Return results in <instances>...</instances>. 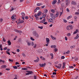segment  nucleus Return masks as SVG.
Instances as JSON below:
<instances>
[{
    "mask_svg": "<svg viewBox=\"0 0 79 79\" xmlns=\"http://www.w3.org/2000/svg\"><path fill=\"white\" fill-rule=\"evenodd\" d=\"M73 26H72V25H69V26H68L66 27L67 30L68 31H69L70 30H72V29H73Z\"/></svg>",
    "mask_w": 79,
    "mask_h": 79,
    "instance_id": "f257e3e1",
    "label": "nucleus"
},
{
    "mask_svg": "<svg viewBox=\"0 0 79 79\" xmlns=\"http://www.w3.org/2000/svg\"><path fill=\"white\" fill-rule=\"evenodd\" d=\"M15 17H16V15H13L11 17V18L12 21H14L16 19V18H15Z\"/></svg>",
    "mask_w": 79,
    "mask_h": 79,
    "instance_id": "f03ea898",
    "label": "nucleus"
},
{
    "mask_svg": "<svg viewBox=\"0 0 79 79\" xmlns=\"http://www.w3.org/2000/svg\"><path fill=\"white\" fill-rule=\"evenodd\" d=\"M46 64V63H44V64H40L39 65L40 67H41V68H43V67H45Z\"/></svg>",
    "mask_w": 79,
    "mask_h": 79,
    "instance_id": "7ed1b4c3",
    "label": "nucleus"
},
{
    "mask_svg": "<svg viewBox=\"0 0 79 79\" xmlns=\"http://www.w3.org/2000/svg\"><path fill=\"white\" fill-rule=\"evenodd\" d=\"M50 16L52 18L54 19L55 18V15L53 14V13H51L50 14Z\"/></svg>",
    "mask_w": 79,
    "mask_h": 79,
    "instance_id": "20e7f679",
    "label": "nucleus"
},
{
    "mask_svg": "<svg viewBox=\"0 0 79 79\" xmlns=\"http://www.w3.org/2000/svg\"><path fill=\"white\" fill-rule=\"evenodd\" d=\"M24 21L23 20H21L20 21H19L17 23V24H18L23 23H24Z\"/></svg>",
    "mask_w": 79,
    "mask_h": 79,
    "instance_id": "39448f33",
    "label": "nucleus"
},
{
    "mask_svg": "<svg viewBox=\"0 0 79 79\" xmlns=\"http://www.w3.org/2000/svg\"><path fill=\"white\" fill-rule=\"evenodd\" d=\"M58 16H59V12H57L56 14L54 15V17L55 18H57Z\"/></svg>",
    "mask_w": 79,
    "mask_h": 79,
    "instance_id": "423d86ee",
    "label": "nucleus"
},
{
    "mask_svg": "<svg viewBox=\"0 0 79 79\" xmlns=\"http://www.w3.org/2000/svg\"><path fill=\"white\" fill-rule=\"evenodd\" d=\"M58 66H56V67L57 68H58L59 69L60 68H61V64H58Z\"/></svg>",
    "mask_w": 79,
    "mask_h": 79,
    "instance_id": "0eeeda50",
    "label": "nucleus"
},
{
    "mask_svg": "<svg viewBox=\"0 0 79 79\" xmlns=\"http://www.w3.org/2000/svg\"><path fill=\"white\" fill-rule=\"evenodd\" d=\"M6 68V65H3L1 66V69H5Z\"/></svg>",
    "mask_w": 79,
    "mask_h": 79,
    "instance_id": "6e6552de",
    "label": "nucleus"
},
{
    "mask_svg": "<svg viewBox=\"0 0 79 79\" xmlns=\"http://www.w3.org/2000/svg\"><path fill=\"white\" fill-rule=\"evenodd\" d=\"M66 65V63L65 62H63V67L62 68L63 69H64V68H65V65Z\"/></svg>",
    "mask_w": 79,
    "mask_h": 79,
    "instance_id": "1a4fd4ad",
    "label": "nucleus"
},
{
    "mask_svg": "<svg viewBox=\"0 0 79 79\" xmlns=\"http://www.w3.org/2000/svg\"><path fill=\"white\" fill-rule=\"evenodd\" d=\"M48 22L49 23H52V21H53V20L52 19H48Z\"/></svg>",
    "mask_w": 79,
    "mask_h": 79,
    "instance_id": "9d476101",
    "label": "nucleus"
},
{
    "mask_svg": "<svg viewBox=\"0 0 79 79\" xmlns=\"http://www.w3.org/2000/svg\"><path fill=\"white\" fill-rule=\"evenodd\" d=\"M71 3L72 5H76V2H74V1H72L71 2Z\"/></svg>",
    "mask_w": 79,
    "mask_h": 79,
    "instance_id": "9b49d317",
    "label": "nucleus"
},
{
    "mask_svg": "<svg viewBox=\"0 0 79 79\" xmlns=\"http://www.w3.org/2000/svg\"><path fill=\"white\" fill-rule=\"evenodd\" d=\"M41 14H42V12L40 11V12H38V13L37 14V16H40V15H41Z\"/></svg>",
    "mask_w": 79,
    "mask_h": 79,
    "instance_id": "f8f14e48",
    "label": "nucleus"
},
{
    "mask_svg": "<svg viewBox=\"0 0 79 79\" xmlns=\"http://www.w3.org/2000/svg\"><path fill=\"white\" fill-rule=\"evenodd\" d=\"M34 16L35 17V19L36 20H39V17H37V14H35L34 15Z\"/></svg>",
    "mask_w": 79,
    "mask_h": 79,
    "instance_id": "ddd939ff",
    "label": "nucleus"
},
{
    "mask_svg": "<svg viewBox=\"0 0 79 79\" xmlns=\"http://www.w3.org/2000/svg\"><path fill=\"white\" fill-rule=\"evenodd\" d=\"M34 36H35L36 38L39 37V35L37 33Z\"/></svg>",
    "mask_w": 79,
    "mask_h": 79,
    "instance_id": "4468645a",
    "label": "nucleus"
},
{
    "mask_svg": "<svg viewBox=\"0 0 79 79\" xmlns=\"http://www.w3.org/2000/svg\"><path fill=\"white\" fill-rule=\"evenodd\" d=\"M15 32H18L19 33H22V31H19L18 30H15Z\"/></svg>",
    "mask_w": 79,
    "mask_h": 79,
    "instance_id": "2eb2a0df",
    "label": "nucleus"
},
{
    "mask_svg": "<svg viewBox=\"0 0 79 79\" xmlns=\"http://www.w3.org/2000/svg\"><path fill=\"white\" fill-rule=\"evenodd\" d=\"M46 42H47V43H48L50 42V40H49V38H46Z\"/></svg>",
    "mask_w": 79,
    "mask_h": 79,
    "instance_id": "dca6fc26",
    "label": "nucleus"
},
{
    "mask_svg": "<svg viewBox=\"0 0 79 79\" xmlns=\"http://www.w3.org/2000/svg\"><path fill=\"white\" fill-rule=\"evenodd\" d=\"M37 59L36 60H35L34 61L36 63H37V62H38L39 61V59L38 57H37Z\"/></svg>",
    "mask_w": 79,
    "mask_h": 79,
    "instance_id": "f3484780",
    "label": "nucleus"
},
{
    "mask_svg": "<svg viewBox=\"0 0 79 79\" xmlns=\"http://www.w3.org/2000/svg\"><path fill=\"white\" fill-rule=\"evenodd\" d=\"M51 38H52V39L53 40H56V38L53 37V36L52 35H51Z\"/></svg>",
    "mask_w": 79,
    "mask_h": 79,
    "instance_id": "a211bd4d",
    "label": "nucleus"
},
{
    "mask_svg": "<svg viewBox=\"0 0 79 79\" xmlns=\"http://www.w3.org/2000/svg\"><path fill=\"white\" fill-rule=\"evenodd\" d=\"M37 33V32L35 31H33V35L34 36Z\"/></svg>",
    "mask_w": 79,
    "mask_h": 79,
    "instance_id": "6ab92c4d",
    "label": "nucleus"
},
{
    "mask_svg": "<svg viewBox=\"0 0 79 79\" xmlns=\"http://www.w3.org/2000/svg\"><path fill=\"white\" fill-rule=\"evenodd\" d=\"M28 73H29V74H34V72L32 71H28Z\"/></svg>",
    "mask_w": 79,
    "mask_h": 79,
    "instance_id": "aec40b11",
    "label": "nucleus"
},
{
    "mask_svg": "<svg viewBox=\"0 0 79 79\" xmlns=\"http://www.w3.org/2000/svg\"><path fill=\"white\" fill-rule=\"evenodd\" d=\"M57 2V1L56 0H53V1L52 2V4H53V5H55V3H56Z\"/></svg>",
    "mask_w": 79,
    "mask_h": 79,
    "instance_id": "412c9836",
    "label": "nucleus"
},
{
    "mask_svg": "<svg viewBox=\"0 0 79 79\" xmlns=\"http://www.w3.org/2000/svg\"><path fill=\"white\" fill-rule=\"evenodd\" d=\"M78 29H77L75 31H74L73 34H76L77 33V32H78Z\"/></svg>",
    "mask_w": 79,
    "mask_h": 79,
    "instance_id": "4be33fe9",
    "label": "nucleus"
},
{
    "mask_svg": "<svg viewBox=\"0 0 79 79\" xmlns=\"http://www.w3.org/2000/svg\"><path fill=\"white\" fill-rule=\"evenodd\" d=\"M79 38V34H77V36L74 38V39H77V38Z\"/></svg>",
    "mask_w": 79,
    "mask_h": 79,
    "instance_id": "5701e85b",
    "label": "nucleus"
},
{
    "mask_svg": "<svg viewBox=\"0 0 79 79\" xmlns=\"http://www.w3.org/2000/svg\"><path fill=\"white\" fill-rule=\"evenodd\" d=\"M50 56H51V58L52 59H53V53H51L50 54Z\"/></svg>",
    "mask_w": 79,
    "mask_h": 79,
    "instance_id": "b1692460",
    "label": "nucleus"
},
{
    "mask_svg": "<svg viewBox=\"0 0 79 79\" xmlns=\"http://www.w3.org/2000/svg\"><path fill=\"white\" fill-rule=\"evenodd\" d=\"M7 43L9 45H11V42H10V41L9 40L8 41H7Z\"/></svg>",
    "mask_w": 79,
    "mask_h": 79,
    "instance_id": "393cba45",
    "label": "nucleus"
},
{
    "mask_svg": "<svg viewBox=\"0 0 79 79\" xmlns=\"http://www.w3.org/2000/svg\"><path fill=\"white\" fill-rule=\"evenodd\" d=\"M27 45L28 46H30V45H31V43L30 42H27Z\"/></svg>",
    "mask_w": 79,
    "mask_h": 79,
    "instance_id": "a878e982",
    "label": "nucleus"
},
{
    "mask_svg": "<svg viewBox=\"0 0 79 79\" xmlns=\"http://www.w3.org/2000/svg\"><path fill=\"white\" fill-rule=\"evenodd\" d=\"M21 15H22V16L24 17L25 16V14L24 12H22Z\"/></svg>",
    "mask_w": 79,
    "mask_h": 79,
    "instance_id": "bb28decb",
    "label": "nucleus"
},
{
    "mask_svg": "<svg viewBox=\"0 0 79 79\" xmlns=\"http://www.w3.org/2000/svg\"><path fill=\"white\" fill-rule=\"evenodd\" d=\"M43 5V4H42V3H40L37 4V6H40V5Z\"/></svg>",
    "mask_w": 79,
    "mask_h": 79,
    "instance_id": "cd10ccee",
    "label": "nucleus"
},
{
    "mask_svg": "<svg viewBox=\"0 0 79 79\" xmlns=\"http://www.w3.org/2000/svg\"><path fill=\"white\" fill-rule=\"evenodd\" d=\"M45 21V19H44L43 21L40 22V23H44Z\"/></svg>",
    "mask_w": 79,
    "mask_h": 79,
    "instance_id": "c85d7f7f",
    "label": "nucleus"
},
{
    "mask_svg": "<svg viewBox=\"0 0 79 79\" xmlns=\"http://www.w3.org/2000/svg\"><path fill=\"white\" fill-rule=\"evenodd\" d=\"M0 48H1V51H2V50H3V49H2V44H0Z\"/></svg>",
    "mask_w": 79,
    "mask_h": 79,
    "instance_id": "c756f323",
    "label": "nucleus"
},
{
    "mask_svg": "<svg viewBox=\"0 0 79 79\" xmlns=\"http://www.w3.org/2000/svg\"><path fill=\"white\" fill-rule=\"evenodd\" d=\"M44 13H47L48 12V10L47 9H45L44 10Z\"/></svg>",
    "mask_w": 79,
    "mask_h": 79,
    "instance_id": "7c9ffc66",
    "label": "nucleus"
},
{
    "mask_svg": "<svg viewBox=\"0 0 79 79\" xmlns=\"http://www.w3.org/2000/svg\"><path fill=\"white\" fill-rule=\"evenodd\" d=\"M51 48H56V46L54 45V46H51Z\"/></svg>",
    "mask_w": 79,
    "mask_h": 79,
    "instance_id": "2f4dec72",
    "label": "nucleus"
},
{
    "mask_svg": "<svg viewBox=\"0 0 79 79\" xmlns=\"http://www.w3.org/2000/svg\"><path fill=\"white\" fill-rule=\"evenodd\" d=\"M51 12L52 13H55V10L54 9H52L51 10Z\"/></svg>",
    "mask_w": 79,
    "mask_h": 79,
    "instance_id": "473e14b6",
    "label": "nucleus"
},
{
    "mask_svg": "<svg viewBox=\"0 0 79 79\" xmlns=\"http://www.w3.org/2000/svg\"><path fill=\"white\" fill-rule=\"evenodd\" d=\"M72 18V16L70 15L68 17L67 19H70V18Z\"/></svg>",
    "mask_w": 79,
    "mask_h": 79,
    "instance_id": "72a5a7b5",
    "label": "nucleus"
},
{
    "mask_svg": "<svg viewBox=\"0 0 79 79\" xmlns=\"http://www.w3.org/2000/svg\"><path fill=\"white\" fill-rule=\"evenodd\" d=\"M74 19H75V21H77V16H75L74 17Z\"/></svg>",
    "mask_w": 79,
    "mask_h": 79,
    "instance_id": "f704fd0d",
    "label": "nucleus"
},
{
    "mask_svg": "<svg viewBox=\"0 0 79 79\" xmlns=\"http://www.w3.org/2000/svg\"><path fill=\"white\" fill-rule=\"evenodd\" d=\"M75 47V45L72 46H70L71 48H73Z\"/></svg>",
    "mask_w": 79,
    "mask_h": 79,
    "instance_id": "c9c22d12",
    "label": "nucleus"
},
{
    "mask_svg": "<svg viewBox=\"0 0 79 79\" xmlns=\"http://www.w3.org/2000/svg\"><path fill=\"white\" fill-rule=\"evenodd\" d=\"M13 68H14V69H18V67H17V66H13Z\"/></svg>",
    "mask_w": 79,
    "mask_h": 79,
    "instance_id": "e433bc0d",
    "label": "nucleus"
},
{
    "mask_svg": "<svg viewBox=\"0 0 79 79\" xmlns=\"http://www.w3.org/2000/svg\"><path fill=\"white\" fill-rule=\"evenodd\" d=\"M2 40L3 41V42H6V40H5V38L4 37L3 38Z\"/></svg>",
    "mask_w": 79,
    "mask_h": 79,
    "instance_id": "4c0bfd02",
    "label": "nucleus"
},
{
    "mask_svg": "<svg viewBox=\"0 0 79 79\" xmlns=\"http://www.w3.org/2000/svg\"><path fill=\"white\" fill-rule=\"evenodd\" d=\"M22 70H27V69H26L25 68H22Z\"/></svg>",
    "mask_w": 79,
    "mask_h": 79,
    "instance_id": "58836bf2",
    "label": "nucleus"
},
{
    "mask_svg": "<svg viewBox=\"0 0 79 79\" xmlns=\"http://www.w3.org/2000/svg\"><path fill=\"white\" fill-rule=\"evenodd\" d=\"M54 51L56 52H57L58 51V49H56V48H55L54 49Z\"/></svg>",
    "mask_w": 79,
    "mask_h": 79,
    "instance_id": "ea45409f",
    "label": "nucleus"
},
{
    "mask_svg": "<svg viewBox=\"0 0 79 79\" xmlns=\"http://www.w3.org/2000/svg\"><path fill=\"white\" fill-rule=\"evenodd\" d=\"M39 52H42V49H39Z\"/></svg>",
    "mask_w": 79,
    "mask_h": 79,
    "instance_id": "a19ab883",
    "label": "nucleus"
},
{
    "mask_svg": "<svg viewBox=\"0 0 79 79\" xmlns=\"http://www.w3.org/2000/svg\"><path fill=\"white\" fill-rule=\"evenodd\" d=\"M64 3H63L61 5V6L62 7H64Z\"/></svg>",
    "mask_w": 79,
    "mask_h": 79,
    "instance_id": "79ce46f5",
    "label": "nucleus"
},
{
    "mask_svg": "<svg viewBox=\"0 0 79 79\" xmlns=\"http://www.w3.org/2000/svg\"><path fill=\"white\" fill-rule=\"evenodd\" d=\"M45 7V6H41V8L42 9H44Z\"/></svg>",
    "mask_w": 79,
    "mask_h": 79,
    "instance_id": "37998d69",
    "label": "nucleus"
},
{
    "mask_svg": "<svg viewBox=\"0 0 79 79\" xmlns=\"http://www.w3.org/2000/svg\"><path fill=\"white\" fill-rule=\"evenodd\" d=\"M39 28H40L41 29H43V27H39Z\"/></svg>",
    "mask_w": 79,
    "mask_h": 79,
    "instance_id": "c03bdc74",
    "label": "nucleus"
},
{
    "mask_svg": "<svg viewBox=\"0 0 79 79\" xmlns=\"http://www.w3.org/2000/svg\"><path fill=\"white\" fill-rule=\"evenodd\" d=\"M69 52H70V51H68L67 52H66V54H69Z\"/></svg>",
    "mask_w": 79,
    "mask_h": 79,
    "instance_id": "a18cd8bd",
    "label": "nucleus"
},
{
    "mask_svg": "<svg viewBox=\"0 0 79 79\" xmlns=\"http://www.w3.org/2000/svg\"><path fill=\"white\" fill-rule=\"evenodd\" d=\"M45 16H45V15H43L42 16L43 18H45Z\"/></svg>",
    "mask_w": 79,
    "mask_h": 79,
    "instance_id": "49530a36",
    "label": "nucleus"
},
{
    "mask_svg": "<svg viewBox=\"0 0 79 79\" xmlns=\"http://www.w3.org/2000/svg\"><path fill=\"white\" fill-rule=\"evenodd\" d=\"M30 39H31V40H35L32 37H31L30 38Z\"/></svg>",
    "mask_w": 79,
    "mask_h": 79,
    "instance_id": "de8ad7c7",
    "label": "nucleus"
},
{
    "mask_svg": "<svg viewBox=\"0 0 79 79\" xmlns=\"http://www.w3.org/2000/svg\"><path fill=\"white\" fill-rule=\"evenodd\" d=\"M9 61H10L11 62H13V60H11V59H9Z\"/></svg>",
    "mask_w": 79,
    "mask_h": 79,
    "instance_id": "09e8293b",
    "label": "nucleus"
},
{
    "mask_svg": "<svg viewBox=\"0 0 79 79\" xmlns=\"http://www.w3.org/2000/svg\"><path fill=\"white\" fill-rule=\"evenodd\" d=\"M40 8L39 7H37L36 8V10H40Z\"/></svg>",
    "mask_w": 79,
    "mask_h": 79,
    "instance_id": "8fccbe9b",
    "label": "nucleus"
},
{
    "mask_svg": "<svg viewBox=\"0 0 79 79\" xmlns=\"http://www.w3.org/2000/svg\"><path fill=\"white\" fill-rule=\"evenodd\" d=\"M64 23H67V21H66V20L65 19H64Z\"/></svg>",
    "mask_w": 79,
    "mask_h": 79,
    "instance_id": "3c124183",
    "label": "nucleus"
},
{
    "mask_svg": "<svg viewBox=\"0 0 79 79\" xmlns=\"http://www.w3.org/2000/svg\"><path fill=\"white\" fill-rule=\"evenodd\" d=\"M22 55L23 56H24V57H25V56H26V55H25L24 53L22 54Z\"/></svg>",
    "mask_w": 79,
    "mask_h": 79,
    "instance_id": "603ef678",
    "label": "nucleus"
},
{
    "mask_svg": "<svg viewBox=\"0 0 79 79\" xmlns=\"http://www.w3.org/2000/svg\"><path fill=\"white\" fill-rule=\"evenodd\" d=\"M65 58V57H64V56H62L61 57V59H64Z\"/></svg>",
    "mask_w": 79,
    "mask_h": 79,
    "instance_id": "864d4df0",
    "label": "nucleus"
},
{
    "mask_svg": "<svg viewBox=\"0 0 79 79\" xmlns=\"http://www.w3.org/2000/svg\"><path fill=\"white\" fill-rule=\"evenodd\" d=\"M34 79H37V77H36V76H34Z\"/></svg>",
    "mask_w": 79,
    "mask_h": 79,
    "instance_id": "5fc2aeb1",
    "label": "nucleus"
},
{
    "mask_svg": "<svg viewBox=\"0 0 79 79\" xmlns=\"http://www.w3.org/2000/svg\"><path fill=\"white\" fill-rule=\"evenodd\" d=\"M67 35H68V36H70V35H71V34H70V33H69L67 34Z\"/></svg>",
    "mask_w": 79,
    "mask_h": 79,
    "instance_id": "6e6d98bb",
    "label": "nucleus"
},
{
    "mask_svg": "<svg viewBox=\"0 0 79 79\" xmlns=\"http://www.w3.org/2000/svg\"><path fill=\"white\" fill-rule=\"evenodd\" d=\"M52 74H53V75H56V73L54 72Z\"/></svg>",
    "mask_w": 79,
    "mask_h": 79,
    "instance_id": "4d7b16f0",
    "label": "nucleus"
},
{
    "mask_svg": "<svg viewBox=\"0 0 79 79\" xmlns=\"http://www.w3.org/2000/svg\"><path fill=\"white\" fill-rule=\"evenodd\" d=\"M34 47H33L34 48H35L36 47V46H37V45L35 44H34Z\"/></svg>",
    "mask_w": 79,
    "mask_h": 79,
    "instance_id": "13d9d810",
    "label": "nucleus"
},
{
    "mask_svg": "<svg viewBox=\"0 0 79 79\" xmlns=\"http://www.w3.org/2000/svg\"><path fill=\"white\" fill-rule=\"evenodd\" d=\"M6 53L8 54V55H10V52H9L8 51H6Z\"/></svg>",
    "mask_w": 79,
    "mask_h": 79,
    "instance_id": "bf43d9fd",
    "label": "nucleus"
},
{
    "mask_svg": "<svg viewBox=\"0 0 79 79\" xmlns=\"http://www.w3.org/2000/svg\"><path fill=\"white\" fill-rule=\"evenodd\" d=\"M75 15H79V13L78 12H76L75 13Z\"/></svg>",
    "mask_w": 79,
    "mask_h": 79,
    "instance_id": "052dcab7",
    "label": "nucleus"
},
{
    "mask_svg": "<svg viewBox=\"0 0 79 79\" xmlns=\"http://www.w3.org/2000/svg\"><path fill=\"white\" fill-rule=\"evenodd\" d=\"M65 40H68V37H65Z\"/></svg>",
    "mask_w": 79,
    "mask_h": 79,
    "instance_id": "680f3d73",
    "label": "nucleus"
},
{
    "mask_svg": "<svg viewBox=\"0 0 79 79\" xmlns=\"http://www.w3.org/2000/svg\"><path fill=\"white\" fill-rule=\"evenodd\" d=\"M3 19H0V21L2 22V21H3Z\"/></svg>",
    "mask_w": 79,
    "mask_h": 79,
    "instance_id": "e2e57ef3",
    "label": "nucleus"
},
{
    "mask_svg": "<svg viewBox=\"0 0 79 79\" xmlns=\"http://www.w3.org/2000/svg\"><path fill=\"white\" fill-rule=\"evenodd\" d=\"M66 5V6H68V5H69V3L68 2H66V4H65Z\"/></svg>",
    "mask_w": 79,
    "mask_h": 79,
    "instance_id": "0e129e2a",
    "label": "nucleus"
},
{
    "mask_svg": "<svg viewBox=\"0 0 79 79\" xmlns=\"http://www.w3.org/2000/svg\"><path fill=\"white\" fill-rule=\"evenodd\" d=\"M66 10L68 12H69V8H67Z\"/></svg>",
    "mask_w": 79,
    "mask_h": 79,
    "instance_id": "69168bd1",
    "label": "nucleus"
},
{
    "mask_svg": "<svg viewBox=\"0 0 79 79\" xmlns=\"http://www.w3.org/2000/svg\"><path fill=\"white\" fill-rule=\"evenodd\" d=\"M28 17L27 16H26L25 17V19H28Z\"/></svg>",
    "mask_w": 79,
    "mask_h": 79,
    "instance_id": "338daca9",
    "label": "nucleus"
},
{
    "mask_svg": "<svg viewBox=\"0 0 79 79\" xmlns=\"http://www.w3.org/2000/svg\"><path fill=\"white\" fill-rule=\"evenodd\" d=\"M13 10H14V8H12L10 10V11H13Z\"/></svg>",
    "mask_w": 79,
    "mask_h": 79,
    "instance_id": "774afa93",
    "label": "nucleus"
}]
</instances>
